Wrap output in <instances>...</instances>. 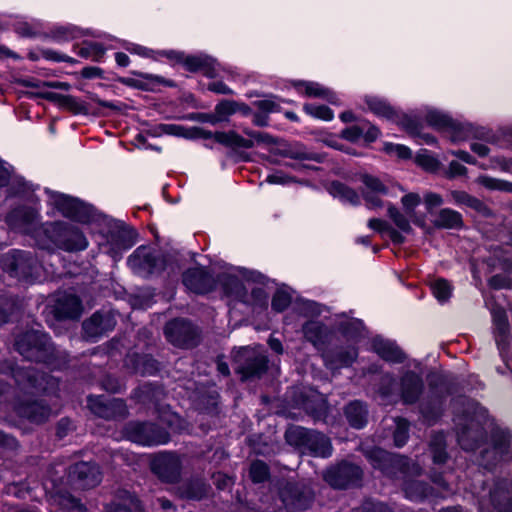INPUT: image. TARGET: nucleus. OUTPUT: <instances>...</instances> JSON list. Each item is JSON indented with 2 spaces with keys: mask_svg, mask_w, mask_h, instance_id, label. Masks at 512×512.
<instances>
[{
  "mask_svg": "<svg viewBox=\"0 0 512 512\" xmlns=\"http://www.w3.org/2000/svg\"><path fill=\"white\" fill-rule=\"evenodd\" d=\"M12 377L24 397L22 399L18 396L16 399L14 403L16 413L32 422L45 421L50 416L51 409L41 402L33 400L32 397L40 392L54 393L58 388L57 379L32 366L13 368Z\"/></svg>",
  "mask_w": 512,
  "mask_h": 512,
  "instance_id": "obj_1",
  "label": "nucleus"
},
{
  "mask_svg": "<svg viewBox=\"0 0 512 512\" xmlns=\"http://www.w3.org/2000/svg\"><path fill=\"white\" fill-rule=\"evenodd\" d=\"M365 455L371 465L391 479H402L405 497L411 501H422L430 493V487L421 481L411 479L421 474V467L411 462L408 458L391 454L381 448L375 447L365 451Z\"/></svg>",
  "mask_w": 512,
  "mask_h": 512,
  "instance_id": "obj_2",
  "label": "nucleus"
},
{
  "mask_svg": "<svg viewBox=\"0 0 512 512\" xmlns=\"http://www.w3.org/2000/svg\"><path fill=\"white\" fill-rule=\"evenodd\" d=\"M463 410L454 418L457 439L462 449L472 451L479 447L483 431L489 425L487 411L478 403L462 399Z\"/></svg>",
  "mask_w": 512,
  "mask_h": 512,
  "instance_id": "obj_3",
  "label": "nucleus"
},
{
  "mask_svg": "<svg viewBox=\"0 0 512 512\" xmlns=\"http://www.w3.org/2000/svg\"><path fill=\"white\" fill-rule=\"evenodd\" d=\"M14 346L29 361L43 362L53 369L58 367L54 363L55 348L48 335L41 330L31 329L18 335Z\"/></svg>",
  "mask_w": 512,
  "mask_h": 512,
  "instance_id": "obj_4",
  "label": "nucleus"
},
{
  "mask_svg": "<svg viewBox=\"0 0 512 512\" xmlns=\"http://www.w3.org/2000/svg\"><path fill=\"white\" fill-rule=\"evenodd\" d=\"M287 443L315 457L327 458L332 454V445L324 434L301 426H291L285 432Z\"/></svg>",
  "mask_w": 512,
  "mask_h": 512,
  "instance_id": "obj_5",
  "label": "nucleus"
},
{
  "mask_svg": "<svg viewBox=\"0 0 512 512\" xmlns=\"http://www.w3.org/2000/svg\"><path fill=\"white\" fill-rule=\"evenodd\" d=\"M45 233L55 246L68 252L82 251L88 247L84 233L78 227L65 222L47 225Z\"/></svg>",
  "mask_w": 512,
  "mask_h": 512,
  "instance_id": "obj_6",
  "label": "nucleus"
},
{
  "mask_svg": "<svg viewBox=\"0 0 512 512\" xmlns=\"http://www.w3.org/2000/svg\"><path fill=\"white\" fill-rule=\"evenodd\" d=\"M267 357L258 349L242 347L234 354L235 372L242 380L261 377L267 370Z\"/></svg>",
  "mask_w": 512,
  "mask_h": 512,
  "instance_id": "obj_7",
  "label": "nucleus"
},
{
  "mask_svg": "<svg viewBox=\"0 0 512 512\" xmlns=\"http://www.w3.org/2000/svg\"><path fill=\"white\" fill-rule=\"evenodd\" d=\"M1 265L10 276L29 280L36 275L38 263L30 252L12 250L2 257Z\"/></svg>",
  "mask_w": 512,
  "mask_h": 512,
  "instance_id": "obj_8",
  "label": "nucleus"
},
{
  "mask_svg": "<svg viewBox=\"0 0 512 512\" xmlns=\"http://www.w3.org/2000/svg\"><path fill=\"white\" fill-rule=\"evenodd\" d=\"M126 434L130 441L143 446L163 445L170 439L165 429L152 423L131 422L126 427Z\"/></svg>",
  "mask_w": 512,
  "mask_h": 512,
  "instance_id": "obj_9",
  "label": "nucleus"
},
{
  "mask_svg": "<svg viewBox=\"0 0 512 512\" xmlns=\"http://www.w3.org/2000/svg\"><path fill=\"white\" fill-rule=\"evenodd\" d=\"M132 271L140 276L159 272L165 268L164 257L150 247H138L128 258Z\"/></svg>",
  "mask_w": 512,
  "mask_h": 512,
  "instance_id": "obj_10",
  "label": "nucleus"
},
{
  "mask_svg": "<svg viewBox=\"0 0 512 512\" xmlns=\"http://www.w3.org/2000/svg\"><path fill=\"white\" fill-rule=\"evenodd\" d=\"M282 502L289 512L306 510L313 502V491L305 484L288 482L281 489Z\"/></svg>",
  "mask_w": 512,
  "mask_h": 512,
  "instance_id": "obj_11",
  "label": "nucleus"
},
{
  "mask_svg": "<svg viewBox=\"0 0 512 512\" xmlns=\"http://www.w3.org/2000/svg\"><path fill=\"white\" fill-rule=\"evenodd\" d=\"M282 502L289 512L306 510L313 502V491L305 484L288 482L281 489Z\"/></svg>",
  "mask_w": 512,
  "mask_h": 512,
  "instance_id": "obj_12",
  "label": "nucleus"
},
{
  "mask_svg": "<svg viewBox=\"0 0 512 512\" xmlns=\"http://www.w3.org/2000/svg\"><path fill=\"white\" fill-rule=\"evenodd\" d=\"M53 203L64 217L81 223H89L94 219L92 207L79 199L64 194H58L54 197Z\"/></svg>",
  "mask_w": 512,
  "mask_h": 512,
  "instance_id": "obj_13",
  "label": "nucleus"
},
{
  "mask_svg": "<svg viewBox=\"0 0 512 512\" xmlns=\"http://www.w3.org/2000/svg\"><path fill=\"white\" fill-rule=\"evenodd\" d=\"M167 340L174 346L189 348L196 344L198 332L191 322L175 319L168 322L164 328Z\"/></svg>",
  "mask_w": 512,
  "mask_h": 512,
  "instance_id": "obj_14",
  "label": "nucleus"
},
{
  "mask_svg": "<svg viewBox=\"0 0 512 512\" xmlns=\"http://www.w3.org/2000/svg\"><path fill=\"white\" fill-rule=\"evenodd\" d=\"M362 477V470L359 466L342 462L326 470L325 481L334 488L345 489L357 485Z\"/></svg>",
  "mask_w": 512,
  "mask_h": 512,
  "instance_id": "obj_15",
  "label": "nucleus"
},
{
  "mask_svg": "<svg viewBox=\"0 0 512 512\" xmlns=\"http://www.w3.org/2000/svg\"><path fill=\"white\" fill-rule=\"evenodd\" d=\"M88 407L94 415L106 420L123 419L127 416V406L118 398L89 396Z\"/></svg>",
  "mask_w": 512,
  "mask_h": 512,
  "instance_id": "obj_16",
  "label": "nucleus"
},
{
  "mask_svg": "<svg viewBox=\"0 0 512 512\" xmlns=\"http://www.w3.org/2000/svg\"><path fill=\"white\" fill-rule=\"evenodd\" d=\"M151 469L162 481L174 483L180 478L182 462L176 453L162 452L153 458Z\"/></svg>",
  "mask_w": 512,
  "mask_h": 512,
  "instance_id": "obj_17",
  "label": "nucleus"
},
{
  "mask_svg": "<svg viewBox=\"0 0 512 512\" xmlns=\"http://www.w3.org/2000/svg\"><path fill=\"white\" fill-rule=\"evenodd\" d=\"M224 289L228 295L248 305L263 306L267 303V294L264 289L253 288L249 295L243 283L234 276H228L225 279Z\"/></svg>",
  "mask_w": 512,
  "mask_h": 512,
  "instance_id": "obj_18",
  "label": "nucleus"
},
{
  "mask_svg": "<svg viewBox=\"0 0 512 512\" xmlns=\"http://www.w3.org/2000/svg\"><path fill=\"white\" fill-rule=\"evenodd\" d=\"M425 118L430 126L438 130L449 132L450 137L454 142L463 141L469 136V131L465 126L455 122L452 118L442 112L431 110L426 114Z\"/></svg>",
  "mask_w": 512,
  "mask_h": 512,
  "instance_id": "obj_19",
  "label": "nucleus"
},
{
  "mask_svg": "<svg viewBox=\"0 0 512 512\" xmlns=\"http://www.w3.org/2000/svg\"><path fill=\"white\" fill-rule=\"evenodd\" d=\"M510 434L501 429H494L492 433L493 445L491 449L482 452V464L491 469L496 463L504 458L509 451Z\"/></svg>",
  "mask_w": 512,
  "mask_h": 512,
  "instance_id": "obj_20",
  "label": "nucleus"
},
{
  "mask_svg": "<svg viewBox=\"0 0 512 512\" xmlns=\"http://www.w3.org/2000/svg\"><path fill=\"white\" fill-rule=\"evenodd\" d=\"M69 475L74 484L82 489L93 488L101 482L98 466L90 462L74 464L70 468Z\"/></svg>",
  "mask_w": 512,
  "mask_h": 512,
  "instance_id": "obj_21",
  "label": "nucleus"
},
{
  "mask_svg": "<svg viewBox=\"0 0 512 512\" xmlns=\"http://www.w3.org/2000/svg\"><path fill=\"white\" fill-rule=\"evenodd\" d=\"M116 320L111 312H95L83 323L84 336L95 341L106 332L112 331Z\"/></svg>",
  "mask_w": 512,
  "mask_h": 512,
  "instance_id": "obj_22",
  "label": "nucleus"
},
{
  "mask_svg": "<svg viewBox=\"0 0 512 512\" xmlns=\"http://www.w3.org/2000/svg\"><path fill=\"white\" fill-rule=\"evenodd\" d=\"M182 281L185 287L195 294H206L212 291L216 286L212 275L203 268L188 269L183 274Z\"/></svg>",
  "mask_w": 512,
  "mask_h": 512,
  "instance_id": "obj_23",
  "label": "nucleus"
},
{
  "mask_svg": "<svg viewBox=\"0 0 512 512\" xmlns=\"http://www.w3.org/2000/svg\"><path fill=\"white\" fill-rule=\"evenodd\" d=\"M479 512H512V501L505 483L497 484L490 491L488 500H481Z\"/></svg>",
  "mask_w": 512,
  "mask_h": 512,
  "instance_id": "obj_24",
  "label": "nucleus"
},
{
  "mask_svg": "<svg viewBox=\"0 0 512 512\" xmlns=\"http://www.w3.org/2000/svg\"><path fill=\"white\" fill-rule=\"evenodd\" d=\"M136 233L135 231L124 225L119 224L116 227L115 231H112V239L118 244V248H109L107 250V254L110 255L114 261H118L124 251L130 249L136 242Z\"/></svg>",
  "mask_w": 512,
  "mask_h": 512,
  "instance_id": "obj_25",
  "label": "nucleus"
},
{
  "mask_svg": "<svg viewBox=\"0 0 512 512\" xmlns=\"http://www.w3.org/2000/svg\"><path fill=\"white\" fill-rule=\"evenodd\" d=\"M424 383L420 375L415 372L407 371L401 378L400 395L405 404H413L418 401Z\"/></svg>",
  "mask_w": 512,
  "mask_h": 512,
  "instance_id": "obj_26",
  "label": "nucleus"
},
{
  "mask_svg": "<svg viewBox=\"0 0 512 512\" xmlns=\"http://www.w3.org/2000/svg\"><path fill=\"white\" fill-rule=\"evenodd\" d=\"M186 70L190 72H202L207 77H215L217 75V66L219 65L215 59L209 56H184L182 62Z\"/></svg>",
  "mask_w": 512,
  "mask_h": 512,
  "instance_id": "obj_27",
  "label": "nucleus"
},
{
  "mask_svg": "<svg viewBox=\"0 0 512 512\" xmlns=\"http://www.w3.org/2000/svg\"><path fill=\"white\" fill-rule=\"evenodd\" d=\"M491 314L494 324L495 340L499 350L502 352L507 346L509 325L506 311L500 306H493Z\"/></svg>",
  "mask_w": 512,
  "mask_h": 512,
  "instance_id": "obj_28",
  "label": "nucleus"
},
{
  "mask_svg": "<svg viewBox=\"0 0 512 512\" xmlns=\"http://www.w3.org/2000/svg\"><path fill=\"white\" fill-rule=\"evenodd\" d=\"M125 365L132 373L139 375H153L159 369L158 362L148 355L131 354L125 360Z\"/></svg>",
  "mask_w": 512,
  "mask_h": 512,
  "instance_id": "obj_29",
  "label": "nucleus"
},
{
  "mask_svg": "<svg viewBox=\"0 0 512 512\" xmlns=\"http://www.w3.org/2000/svg\"><path fill=\"white\" fill-rule=\"evenodd\" d=\"M373 350L385 361L401 363L405 359V354L392 341L375 337L372 341Z\"/></svg>",
  "mask_w": 512,
  "mask_h": 512,
  "instance_id": "obj_30",
  "label": "nucleus"
},
{
  "mask_svg": "<svg viewBox=\"0 0 512 512\" xmlns=\"http://www.w3.org/2000/svg\"><path fill=\"white\" fill-rule=\"evenodd\" d=\"M56 310L61 317L75 319L81 315L82 304L76 295L64 294L58 298Z\"/></svg>",
  "mask_w": 512,
  "mask_h": 512,
  "instance_id": "obj_31",
  "label": "nucleus"
},
{
  "mask_svg": "<svg viewBox=\"0 0 512 512\" xmlns=\"http://www.w3.org/2000/svg\"><path fill=\"white\" fill-rule=\"evenodd\" d=\"M404 212L409 216L412 223L418 227L426 226L425 215L416 212V208L421 203V197L418 193H407L401 198Z\"/></svg>",
  "mask_w": 512,
  "mask_h": 512,
  "instance_id": "obj_32",
  "label": "nucleus"
},
{
  "mask_svg": "<svg viewBox=\"0 0 512 512\" xmlns=\"http://www.w3.org/2000/svg\"><path fill=\"white\" fill-rule=\"evenodd\" d=\"M294 86L299 93H303L306 96L322 98L332 104L336 103V95L319 83L301 81L296 82Z\"/></svg>",
  "mask_w": 512,
  "mask_h": 512,
  "instance_id": "obj_33",
  "label": "nucleus"
},
{
  "mask_svg": "<svg viewBox=\"0 0 512 512\" xmlns=\"http://www.w3.org/2000/svg\"><path fill=\"white\" fill-rule=\"evenodd\" d=\"M358 351L355 347L340 349L332 354L325 356L326 365L330 369H337L340 367H348L356 360Z\"/></svg>",
  "mask_w": 512,
  "mask_h": 512,
  "instance_id": "obj_34",
  "label": "nucleus"
},
{
  "mask_svg": "<svg viewBox=\"0 0 512 512\" xmlns=\"http://www.w3.org/2000/svg\"><path fill=\"white\" fill-rule=\"evenodd\" d=\"M463 224L462 215L450 208L441 209L433 220L435 227L443 229H461Z\"/></svg>",
  "mask_w": 512,
  "mask_h": 512,
  "instance_id": "obj_35",
  "label": "nucleus"
},
{
  "mask_svg": "<svg viewBox=\"0 0 512 512\" xmlns=\"http://www.w3.org/2000/svg\"><path fill=\"white\" fill-rule=\"evenodd\" d=\"M103 512H142L140 501L127 492L115 501L106 505Z\"/></svg>",
  "mask_w": 512,
  "mask_h": 512,
  "instance_id": "obj_36",
  "label": "nucleus"
},
{
  "mask_svg": "<svg viewBox=\"0 0 512 512\" xmlns=\"http://www.w3.org/2000/svg\"><path fill=\"white\" fill-rule=\"evenodd\" d=\"M345 415L348 422L354 428L360 429L367 422V409L360 401H353L345 408Z\"/></svg>",
  "mask_w": 512,
  "mask_h": 512,
  "instance_id": "obj_37",
  "label": "nucleus"
},
{
  "mask_svg": "<svg viewBox=\"0 0 512 512\" xmlns=\"http://www.w3.org/2000/svg\"><path fill=\"white\" fill-rule=\"evenodd\" d=\"M329 192L333 197L339 198L342 202L351 205H358L360 203V197L357 192L339 181H334L330 184Z\"/></svg>",
  "mask_w": 512,
  "mask_h": 512,
  "instance_id": "obj_38",
  "label": "nucleus"
},
{
  "mask_svg": "<svg viewBox=\"0 0 512 512\" xmlns=\"http://www.w3.org/2000/svg\"><path fill=\"white\" fill-rule=\"evenodd\" d=\"M304 337L314 346L322 345L326 336L325 326L318 321H308L302 328Z\"/></svg>",
  "mask_w": 512,
  "mask_h": 512,
  "instance_id": "obj_39",
  "label": "nucleus"
},
{
  "mask_svg": "<svg viewBox=\"0 0 512 512\" xmlns=\"http://www.w3.org/2000/svg\"><path fill=\"white\" fill-rule=\"evenodd\" d=\"M450 196L454 203L459 206H466L477 212H485L487 210L486 205L480 199L465 191L453 190L450 192Z\"/></svg>",
  "mask_w": 512,
  "mask_h": 512,
  "instance_id": "obj_40",
  "label": "nucleus"
},
{
  "mask_svg": "<svg viewBox=\"0 0 512 512\" xmlns=\"http://www.w3.org/2000/svg\"><path fill=\"white\" fill-rule=\"evenodd\" d=\"M430 451L435 464H443L447 460L445 435L442 432L435 433L430 441Z\"/></svg>",
  "mask_w": 512,
  "mask_h": 512,
  "instance_id": "obj_41",
  "label": "nucleus"
},
{
  "mask_svg": "<svg viewBox=\"0 0 512 512\" xmlns=\"http://www.w3.org/2000/svg\"><path fill=\"white\" fill-rule=\"evenodd\" d=\"M366 104L368 109L379 117H383L389 120L396 118L395 110L384 100L377 97H367Z\"/></svg>",
  "mask_w": 512,
  "mask_h": 512,
  "instance_id": "obj_42",
  "label": "nucleus"
},
{
  "mask_svg": "<svg viewBox=\"0 0 512 512\" xmlns=\"http://www.w3.org/2000/svg\"><path fill=\"white\" fill-rule=\"evenodd\" d=\"M36 218L35 212L30 208H17L7 215L6 221L13 228H20L17 221L21 219L25 224H32Z\"/></svg>",
  "mask_w": 512,
  "mask_h": 512,
  "instance_id": "obj_43",
  "label": "nucleus"
},
{
  "mask_svg": "<svg viewBox=\"0 0 512 512\" xmlns=\"http://www.w3.org/2000/svg\"><path fill=\"white\" fill-rule=\"evenodd\" d=\"M388 215L394 224L404 233H412L413 229L410 225V218L406 213L400 212L395 206L388 207Z\"/></svg>",
  "mask_w": 512,
  "mask_h": 512,
  "instance_id": "obj_44",
  "label": "nucleus"
},
{
  "mask_svg": "<svg viewBox=\"0 0 512 512\" xmlns=\"http://www.w3.org/2000/svg\"><path fill=\"white\" fill-rule=\"evenodd\" d=\"M105 54L103 46L96 42H85L79 50L83 58H90L92 61L100 62Z\"/></svg>",
  "mask_w": 512,
  "mask_h": 512,
  "instance_id": "obj_45",
  "label": "nucleus"
},
{
  "mask_svg": "<svg viewBox=\"0 0 512 512\" xmlns=\"http://www.w3.org/2000/svg\"><path fill=\"white\" fill-rule=\"evenodd\" d=\"M476 182L489 190L512 191V183L486 175L479 176Z\"/></svg>",
  "mask_w": 512,
  "mask_h": 512,
  "instance_id": "obj_46",
  "label": "nucleus"
},
{
  "mask_svg": "<svg viewBox=\"0 0 512 512\" xmlns=\"http://www.w3.org/2000/svg\"><path fill=\"white\" fill-rule=\"evenodd\" d=\"M303 110L308 115L318 118V119H321V120H324V121H330L334 117L333 111L325 105H316V104L307 103L303 106Z\"/></svg>",
  "mask_w": 512,
  "mask_h": 512,
  "instance_id": "obj_47",
  "label": "nucleus"
},
{
  "mask_svg": "<svg viewBox=\"0 0 512 512\" xmlns=\"http://www.w3.org/2000/svg\"><path fill=\"white\" fill-rule=\"evenodd\" d=\"M250 477L254 483H262L269 477V467L263 461L257 460L250 466Z\"/></svg>",
  "mask_w": 512,
  "mask_h": 512,
  "instance_id": "obj_48",
  "label": "nucleus"
},
{
  "mask_svg": "<svg viewBox=\"0 0 512 512\" xmlns=\"http://www.w3.org/2000/svg\"><path fill=\"white\" fill-rule=\"evenodd\" d=\"M362 182L365 186L363 192H371L372 194L373 193H375V194H387L388 193L387 187L377 177H374L371 175H363Z\"/></svg>",
  "mask_w": 512,
  "mask_h": 512,
  "instance_id": "obj_49",
  "label": "nucleus"
},
{
  "mask_svg": "<svg viewBox=\"0 0 512 512\" xmlns=\"http://www.w3.org/2000/svg\"><path fill=\"white\" fill-rule=\"evenodd\" d=\"M409 422L406 419L398 418L396 420V429L393 434L394 443L397 447H402L408 440Z\"/></svg>",
  "mask_w": 512,
  "mask_h": 512,
  "instance_id": "obj_50",
  "label": "nucleus"
},
{
  "mask_svg": "<svg viewBox=\"0 0 512 512\" xmlns=\"http://www.w3.org/2000/svg\"><path fill=\"white\" fill-rule=\"evenodd\" d=\"M206 493V485L202 481H193L185 485L182 496L188 499H201Z\"/></svg>",
  "mask_w": 512,
  "mask_h": 512,
  "instance_id": "obj_51",
  "label": "nucleus"
},
{
  "mask_svg": "<svg viewBox=\"0 0 512 512\" xmlns=\"http://www.w3.org/2000/svg\"><path fill=\"white\" fill-rule=\"evenodd\" d=\"M431 289H432L433 295L439 301H445L450 297L451 286L448 283V281H446L444 279H437L436 281H434L431 285Z\"/></svg>",
  "mask_w": 512,
  "mask_h": 512,
  "instance_id": "obj_52",
  "label": "nucleus"
},
{
  "mask_svg": "<svg viewBox=\"0 0 512 512\" xmlns=\"http://www.w3.org/2000/svg\"><path fill=\"white\" fill-rule=\"evenodd\" d=\"M60 104L75 114L86 112V106L84 103L71 95L61 96Z\"/></svg>",
  "mask_w": 512,
  "mask_h": 512,
  "instance_id": "obj_53",
  "label": "nucleus"
},
{
  "mask_svg": "<svg viewBox=\"0 0 512 512\" xmlns=\"http://www.w3.org/2000/svg\"><path fill=\"white\" fill-rule=\"evenodd\" d=\"M291 303V297L288 293L284 291H277L272 298L271 306L272 309L276 312H282Z\"/></svg>",
  "mask_w": 512,
  "mask_h": 512,
  "instance_id": "obj_54",
  "label": "nucleus"
},
{
  "mask_svg": "<svg viewBox=\"0 0 512 512\" xmlns=\"http://www.w3.org/2000/svg\"><path fill=\"white\" fill-rule=\"evenodd\" d=\"M239 107L240 105L235 101L223 100L216 105L215 113L219 119H222L223 117L234 114Z\"/></svg>",
  "mask_w": 512,
  "mask_h": 512,
  "instance_id": "obj_55",
  "label": "nucleus"
},
{
  "mask_svg": "<svg viewBox=\"0 0 512 512\" xmlns=\"http://www.w3.org/2000/svg\"><path fill=\"white\" fill-rule=\"evenodd\" d=\"M395 380L392 375L385 374L381 378L378 393L383 399H387L393 395Z\"/></svg>",
  "mask_w": 512,
  "mask_h": 512,
  "instance_id": "obj_56",
  "label": "nucleus"
},
{
  "mask_svg": "<svg viewBox=\"0 0 512 512\" xmlns=\"http://www.w3.org/2000/svg\"><path fill=\"white\" fill-rule=\"evenodd\" d=\"M364 130L365 128L361 127V124L350 126L342 130L341 136L350 142H356L363 136Z\"/></svg>",
  "mask_w": 512,
  "mask_h": 512,
  "instance_id": "obj_57",
  "label": "nucleus"
},
{
  "mask_svg": "<svg viewBox=\"0 0 512 512\" xmlns=\"http://www.w3.org/2000/svg\"><path fill=\"white\" fill-rule=\"evenodd\" d=\"M441 411L440 405L434 408H431L427 404L421 405V414L429 425H432L440 417Z\"/></svg>",
  "mask_w": 512,
  "mask_h": 512,
  "instance_id": "obj_58",
  "label": "nucleus"
},
{
  "mask_svg": "<svg viewBox=\"0 0 512 512\" xmlns=\"http://www.w3.org/2000/svg\"><path fill=\"white\" fill-rule=\"evenodd\" d=\"M443 202V198L440 194L428 192L424 195V203L428 212H431L435 207L441 206Z\"/></svg>",
  "mask_w": 512,
  "mask_h": 512,
  "instance_id": "obj_59",
  "label": "nucleus"
},
{
  "mask_svg": "<svg viewBox=\"0 0 512 512\" xmlns=\"http://www.w3.org/2000/svg\"><path fill=\"white\" fill-rule=\"evenodd\" d=\"M102 387L108 392L118 393L122 390L123 384L117 378L106 376L102 381Z\"/></svg>",
  "mask_w": 512,
  "mask_h": 512,
  "instance_id": "obj_60",
  "label": "nucleus"
},
{
  "mask_svg": "<svg viewBox=\"0 0 512 512\" xmlns=\"http://www.w3.org/2000/svg\"><path fill=\"white\" fill-rule=\"evenodd\" d=\"M361 509L362 512H392L385 504L373 500H366Z\"/></svg>",
  "mask_w": 512,
  "mask_h": 512,
  "instance_id": "obj_61",
  "label": "nucleus"
},
{
  "mask_svg": "<svg viewBox=\"0 0 512 512\" xmlns=\"http://www.w3.org/2000/svg\"><path fill=\"white\" fill-rule=\"evenodd\" d=\"M417 163L426 170H433L437 167V160L427 153H420L416 157Z\"/></svg>",
  "mask_w": 512,
  "mask_h": 512,
  "instance_id": "obj_62",
  "label": "nucleus"
},
{
  "mask_svg": "<svg viewBox=\"0 0 512 512\" xmlns=\"http://www.w3.org/2000/svg\"><path fill=\"white\" fill-rule=\"evenodd\" d=\"M386 150L389 153H395L399 158L406 159L411 157V150L400 144H389L386 146Z\"/></svg>",
  "mask_w": 512,
  "mask_h": 512,
  "instance_id": "obj_63",
  "label": "nucleus"
},
{
  "mask_svg": "<svg viewBox=\"0 0 512 512\" xmlns=\"http://www.w3.org/2000/svg\"><path fill=\"white\" fill-rule=\"evenodd\" d=\"M384 194H375L371 192H363V197L366 202V205L370 209L378 208L383 205V202L381 200V196Z\"/></svg>",
  "mask_w": 512,
  "mask_h": 512,
  "instance_id": "obj_64",
  "label": "nucleus"
}]
</instances>
